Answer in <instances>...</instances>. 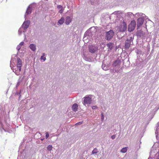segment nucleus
<instances>
[{
    "mask_svg": "<svg viewBox=\"0 0 159 159\" xmlns=\"http://www.w3.org/2000/svg\"><path fill=\"white\" fill-rule=\"evenodd\" d=\"M45 54L44 53L43 54V55L41 56V59L42 60H43V61H45L46 60V58L44 57Z\"/></svg>",
    "mask_w": 159,
    "mask_h": 159,
    "instance_id": "nucleus-24",
    "label": "nucleus"
},
{
    "mask_svg": "<svg viewBox=\"0 0 159 159\" xmlns=\"http://www.w3.org/2000/svg\"><path fill=\"white\" fill-rule=\"evenodd\" d=\"M143 23V19L141 18H139L137 20V26L138 27L141 26Z\"/></svg>",
    "mask_w": 159,
    "mask_h": 159,
    "instance_id": "nucleus-9",
    "label": "nucleus"
},
{
    "mask_svg": "<svg viewBox=\"0 0 159 159\" xmlns=\"http://www.w3.org/2000/svg\"><path fill=\"white\" fill-rule=\"evenodd\" d=\"M17 69L19 70H21V66H22V62L20 59L18 57L17 58Z\"/></svg>",
    "mask_w": 159,
    "mask_h": 159,
    "instance_id": "nucleus-7",
    "label": "nucleus"
},
{
    "mask_svg": "<svg viewBox=\"0 0 159 159\" xmlns=\"http://www.w3.org/2000/svg\"><path fill=\"white\" fill-rule=\"evenodd\" d=\"M3 129L5 131V129H4V128H3Z\"/></svg>",
    "mask_w": 159,
    "mask_h": 159,
    "instance_id": "nucleus-36",
    "label": "nucleus"
},
{
    "mask_svg": "<svg viewBox=\"0 0 159 159\" xmlns=\"http://www.w3.org/2000/svg\"><path fill=\"white\" fill-rule=\"evenodd\" d=\"M101 119L102 120L104 119V117L102 113L101 114Z\"/></svg>",
    "mask_w": 159,
    "mask_h": 159,
    "instance_id": "nucleus-30",
    "label": "nucleus"
},
{
    "mask_svg": "<svg viewBox=\"0 0 159 159\" xmlns=\"http://www.w3.org/2000/svg\"><path fill=\"white\" fill-rule=\"evenodd\" d=\"M52 145H48L47 148V149L49 151H51V150H52Z\"/></svg>",
    "mask_w": 159,
    "mask_h": 159,
    "instance_id": "nucleus-21",
    "label": "nucleus"
},
{
    "mask_svg": "<svg viewBox=\"0 0 159 159\" xmlns=\"http://www.w3.org/2000/svg\"><path fill=\"white\" fill-rule=\"evenodd\" d=\"M31 9L30 8L28 7L26 11V13L27 14H29L31 13Z\"/></svg>",
    "mask_w": 159,
    "mask_h": 159,
    "instance_id": "nucleus-19",
    "label": "nucleus"
},
{
    "mask_svg": "<svg viewBox=\"0 0 159 159\" xmlns=\"http://www.w3.org/2000/svg\"><path fill=\"white\" fill-rule=\"evenodd\" d=\"M64 22V19L63 18H61L58 21V23L61 25Z\"/></svg>",
    "mask_w": 159,
    "mask_h": 159,
    "instance_id": "nucleus-20",
    "label": "nucleus"
},
{
    "mask_svg": "<svg viewBox=\"0 0 159 159\" xmlns=\"http://www.w3.org/2000/svg\"><path fill=\"white\" fill-rule=\"evenodd\" d=\"M144 35L145 34L141 30H140L137 32V35L141 37L142 36H144Z\"/></svg>",
    "mask_w": 159,
    "mask_h": 159,
    "instance_id": "nucleus-12",
    "label": "nucleus"
},
{
    "mask_svg": "<svg viewBox=\"0 0 159 159\" xmlns=\"http://www.w3.org/2000/svg\"><path fill=\"white\" fill-rule=\"evenodd\" d=\"M20 92H19V93H17V95H19V94L20 95Z\"/></svg>",
    "mask_w": 159,
    "mask_h": 159,
    "instance_id": "nucleus-35",
    "label": "nucleus"
},
{
    "mask_svg": "<svg viewBox=\"0 0 159 159\" xmlns=\"http://www.w3.org/2000/svg\"><path fill=\"white\" fill-rule=\"evenodd\" d=\"M136 25V22L135 20L131 21L128 26V30L129 32L132 31L134 29Z\"/></svg>",
    "mask_w": 159,
    "mask_h": 159,
    "instance_id": "nucleus-2",
    "label": "nucleus"
},
{
    "mask_svg": "<svg viewBox=\"0 0 159 159\" xmlns=\"http://www.w3.org/2000/svg\"><path fill=\"white\" fill-rule=\"evenodd\" d=\"M97 108V107L96 106H93L92 107V109L93 110L96 109Z\"/></svg>",
    "mask_w": 159,
    "mask_h": 159,
    "instance_id": "nucleus-31",
    "label": "nucleus"
},
{
    "mask_svg": "<svg viewBox=\"0 0 159 159\" xmlns=\"http://www.w3.org/2000/svg\"><path fill=\"white\" fill-rule=\"evenodd\" d=\"M29 47L33 51H34L36 50V46L34 44H30L29 46Z\"/></svg>",
    "mask_w": 159,
    "mask_h": 159,
    "instance_id": "nucleus-14",
    "label": "nucleus"
},
{
    "mask_svg": "<svg viewBox=\"0 0 159 159\" xmlns=\"http://www.w3.org/2000/svg\"><path fill=\"white\" fill-rule=\"evenodd\" d=\"M78 108V105L76 103H75L73 104L72 107V110L74 112H76L77 111Z\"/></svg>",
    "mask_w": 159,
    "mask_h": 159,
    "instance_id": "nucleus-11",
    "label": "nucleus"
},
{
    "mask_svg": "<svg viewBox=\"0 0 159 159\" xmlns=\"http://www.w3.org/2000/svg\"><path fill=\"white\" fill-rule=\"evenodd\" d=\"M71 18L69 16H67L66 18L65 23L66 25H68L71 22Z\"/></svg>",
    "mask_w": 159,
    "mask_h": 159,
    "instance_id": "nucleus-13",
    "label": "nucleus"
},
{
    "mask_svg": "<svg viewBox=\"0 0 159 159\" xmlns=\"http://www.w3.org/2000/svg\"><path fill=\"white\" fill-rule=\"evenodd\" d=\"M21 70H13V72L15 73L17 75H20L22 73V72H21Z\"/></svg>",
    "mask_w": 159,
    "mask_h": 159,
    "instance_id": "nucleus-15",
    "label": "nucleus"
},
{
    "mask_svg": "<svg viewBox=\"0 0 159 159\" xmlns=\"http://www.w3.org/2000/svg\"><path fill=\"white\" fill-rule=\"evenodd\" d=\"M127 150V148H124L121 150V152L123 153H125L126 152Z\"/></svg>",
    "mask_w": 159,
    "mask_h": 159,
    "instance_id": "nucleus-22",
    "label": "nucleus"
},
{
    "mask_svg": "<svg viewBox=\"0 0 159 159\" xmlns=\"http://www.w3.org/2000/svg\"><path fill=\"white\" fill-rule=\"evenodd\" d=\"M126 24L125 22L123 21L120 25V30L121 32H124L126 30Z\"/></svg>",
    "mask_w": 159,
    "mask_h": 159,
    "instance_id": "nucleus-6",
    "label": "nucleus"
},
{
    "mask_svg": "<svg viewBox=\"0 0 159 159\" xmlns=\"http://www.w3.org/2000/svg\"><path fill=\"white\" fill-rule=\"evenodd\" d=\"M83 103L85 106H88L90 104L92 101L91 96V95H87L83 98Z\"/></svg>",
    "mask_w": 159,
    "mask_h": 159,
    "instance_id": "nucleus-1",
    "label": "nucleus"
},
{
    "mask_svg": "<svg viewBox=\"0 0 159 159\" xmlns=\"http://www.w3.org/2000/svg\"><path fill=\"white\" fill-rule=\"evenodd\" d=\"M21 95H19V100H20V98H21Z\"/></svg>",
    "mask_w": 159,
    "mask_h": 159,
    "instance_id": "nucleus-33",
    "label": "nucleus"
},
{
    "mask_svg": "<svg viewBox=\"0 0 159 159\" xmlns=\"http://www.w3.org/2000/svg\"><path fill=\"white\" fill-rule=\"evenodd\" d=\"M63 8H62L61 9H60V10L59 11V12L60 13H62L63 12Z\"/></svg>",
    "mask_w": 159,
    "mask_h": 159,
    "instance_id": "nucleus-28",
    "label": "nucleus"
},
{
    "mask_svg": "<svg viewBox=\"0 0 159 159\" xmlns=\"http://www.w3.org/2000/svg\"><path fill=\"white\" fill-rule=\"evenodd\" d=\"M98 50V48L93 45L89 46V51L91 53H94Z\"/></svg>",
    "mask_w": 159,
    "mask_h": 159,
    "instance_id": "nucleus-4",
    "label": "nucleus"
},
{
    "mask_svg": "<svg viewBox=\"0 0 159 159\" xmlns=\"http://www.w3.org/2000/svg\"><path fill=\"white\" fill-rule=\"evenodd\" d=\"M107 46L108 47V51H110L114 47V44L110 42L107 44Z\"/></svg>",
    "mask_w": 159,
    "mask_h": 159,
    "instance_id": "nucleus-10",
    "label": "nucleus"
},
{
    "mask_svg": "<svg viewBox=\"0 0 159 159\" xmlns=\"http://www.w3.org/2000/svg\"><path fill=\"white\" fill-rule=\"evenodd\" d=\"M19 85H20V84L19 83H17L16 85V88L18 87Z\"/></svg>",
    "mask_w": 159,
    "mask_h": 159,
    "instance_id": "nucleus-32",
    "label": "nucleus"
},
{
    "mask_svg": "<svg viewBox=\"0 0 159 159\" xmlns=\"http://www.w3.org/2000/svg\"><path fill=\"white\" fill-rule=\"evenodd\" d=\"M24 44V42H21L17 46L16 49L19 51L21 48L22 46Z\"/></svg>",
    "mask_w": 159,
    "mask_h": 159,
    "instance_id": "nucleus-16",
    "label": "nucleus"
},
{
    "mask_svg": "<svg viewBox=\"0 0 159 159\" xmlns=\"http://www.w3.org/2000/svg\"><path fill=\"white\" fill-rule=\"evenodd\" d=\"M157 159H159V154L157 157Z\"/></svg>",
    "mask_w": 159,
    "mask_h": 159,
    "instance_id": "nucleus-34",
    "label": "nucleus"
},
{
    "mask_svg": "<svg viewBox=\"0 0 159 159\" xmlns=\"http://www.w3.org/2000/svg\"><path fill=\"white\" fill-rule=\"evenodd\" d=\"M23 77L22 79H21L20 77L19 78V79L18 80L17 83H19L20 84L21 83L23 80Z\"/></svg>",
    "mask_w": 159,
    "mask_h": 159,
    "instance_id": "nucleus-23",
    "label": "nucleus"
},
{
    "mask_svg": "<svg viewBox=\"0 0 159 159\" xmlns=\"http://www.w3.org/2000/svg\"><path fill=\"white\" fill-rule=\"evenodd\" d=\"M130 43L128 42H125V47L126 49H128L130 47Z\"/></svg>",
    "mask_w": 159,
    "mask_h": 159,
    "instance_id": "nucleus-18",
    "label": "nucleus"
},
{
    "mask_svg": "<svg viewBox=\"0 0 159 159\" xmlns=\"http://www.w3.org/2000/svg\"><path fill=\"white\" fill-rule=\"evenodd\" d=\"M98 152V149L95 148L93 150L92 152V154H96Z\"/></svg>",
    "mask_w": 159,
    "mask_h": 159,
    "instance_id": "nucleus-17",
    "label": "nucleus"
},
{
    "mask_svg": "<svg viewBox=\"0 0 159 159\" xmlns=\"http://www.w3.org/2000/svg\"><path fill=\"white\" fill-rule=\"evenodd\" d=\"M116 138V135H113L111 136V138L112 139H114Z\"/></svg>",
    "mask_w": 159,
    "mask_h": 159,
    "instance_id": "nucleus-29",
    "label": "nucleus"
},
{
    "mask_svg": "<svg viewBox=\"0 0 159 159\" xmlns=\"http://www.w3.org/2000/svg\"><path fill=\"white\" fill-rule=\"evenodd\" d=\"M121 63V61L118 58L113 62L112 66L116 68L118 67L120 65Z\"/></svg>",
    "mask_w": 159,
    "mask_h": 159,
    "instance_id": "nucleus-5",
    "label": "nucleus"
},
{
    "mask_svg": "<svg viewBox=\"0 0 159 159\" xmlns=\"http://www.w3.org/2000/svg\"><path fill=\"white\" fill-rule=\"evenodd\" d=\"M82 122H78V123H76L75 124V125H80L82 124Z\"/></svg>",
    "mask_w": 159,
    "mask_h": 159,
    "instance_id": "nucleus-26",
    "label": "nucleus"
},
{
    "mask_svg": "<svg viewBox=\"0 0 159 159\" xmlns=\"http://www.w3.org/2000/svg\"><path fill=\"white\" fill-rule=\"evenodd\" d=\"M114 35V33L112 30H110L107 32L106 34V39L109 40L112 38Z\"/></svg>",
    "mask_w": 159,
    "mask_h": 159,
    "instance_id": "nucleus-3",
    "label": "nucleus"
},
{
    "mask_svg": "<svg viewBox=\"0 0 159 159\" xmlns=\"http://www.w3.org/2000/svg\"><path fill=\"white\" fill-rule=\"evenodd\" d=\"M49 136V134L47 132L46 133L45 137L46 139H47Z\"/></svg>",
    "mask_w": 159,
    "mask_h": 159,
    "instance_id": "nucleus-25",
    "label": "nucleus"
},
{
    "mask_svg": "<svg viewBox=\"0 0 159 159\" xmlns=\"http://www.w3.org/2000/svg\"><path fill=\"white\" fill-rule=\"evenodd\" d=\"M57 8L58 9H61L63 8V7L61 5H59L57 6Z\"/></svg>",
    "mask_w": 159,
    "mask_h": 159,
    "instance_id": "nucleus-27",
    "label": "nucleus"
},
{
    "mask_svg": "<svg viewBox=\"0 0 159 159\" xmlns=\"http://www.w3.org/2000/svg\"><path fill=\"white\" fill-rule=\"evenodd\" d=\"M30 24V21L29 20L25 21L22 25V27L24 29H26L28 28Z\"/></svg>",
    "mask_w": 159,
    "mask_h": 159,
    "instance_id": "nucleus-8",
    "label": "nucleus"
}]
</instances>
